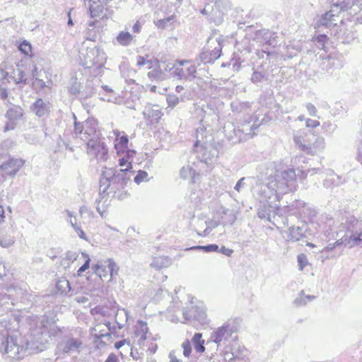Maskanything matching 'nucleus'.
<instances>
[{"instance_id": "nucleus-1", "label": "nucleus", "mask_w": 362, "mask_h": 362, "mask_svg": "<svg viewBox=\"0 0 362 362\" xmlns=\"http://www.w3.org/2000/svg\"><path fill=\"white\" fill-rule=\"evenodd\" d=\"M296 175L293 169L278 170L273 163L260 168L257 179L259 189L257 197L260 202L258 209V216L261 219H267L275 225V219L279 217L281 209L276 202L280 194L288 193L291 190Z\"/></svg>"}, {"instance_id": "nucleus-2", "label": "nucleus", "mask_w": 362, "mask_h": 362, "mask_svg": "<svg viewBox=\"0 0 362 362\" xmlns=\"http://www.w3.org/2000/svg\"><path fill=\"white\" fill-rule=\"evenodd\" d=\"M42 350V344L34 341L30 336L29 338L23 339L8 335L4 337L0 343V352L16 360H20L27 355L36 354Z\"/></svg>"}, {"instance_id": "nucleus-3", "label": "nucleus", "mask_w": 362, "mask_h": 362, "mask_svg": "<svg viewBox=\"0 0 362 362\" xmlns=\"http://www.w3.org/2000/svg\"><path fill=\"white\" fill-rule=\"evenodd\" d=\"M129 168L119 170L113 168H105L100 180L99 195L101 199L112 194L114 197L117 191L124 188L129 177L127 176Z\"/></svg>"}, {"instance_id": "nucleus-4", "label": "nucleus", "mask_w": 362, "mask_h": 362, "mask_svg": "<svg viewBox=\"0 0 362 362\" xmlns=\"http://www.w3.org/2000/svg\"><path fill=\"white\" fill-rule=\"evenodd\" d=\"M196 137L194 148L197 157L206 164L213 163L218 156V151L212 135L202 127L197 129Z\"/></svg>"}, {"instance_id": "nucleus-5", "label": "nucleus", "mask_w": 362, "mask_h": 362, "mask_svg": "<svg viewBox=\"0 0 362 362\" xmlns=\"http://www.w3.org/2000/svg\"><path fill=\"white\" fill-rule=\"evenodd\" d=\"M74 129L73 135L76 138H80L86 143L90 139H96L101 137V134L98 129V122L93 119H88L81 123L76 122V117L74 115Z\"/></svg>"}, {"instance_id": "nucleus-6", "label": "nucleus", "mask_w": 362, "mask_h": 362, "mask_svg": "<svg viewBox=\"0 0 362 362\" xmlns=\"http://www.w3.org/2000/svg\"><path fill=\"white\" fill-rule=\"evenodd\" d=\"M235 332L233 325L225 323L211 333V338L206 341V345H213L215 351H217L219 347H226L229 345V340Z\"/></svg>"}, {"instance_id": "nucleus-7", "label": "nucleus", "mask_w": 362, "mask_h": 362, "mask_svg": "<svg viewBox=\"0 0 362 362\" xmlns=\"http://www.w3.org/2000/svg\"><path fill=\"white\" fill-rule=\"evenodd\" d=\"M293 141L298 148L307 155L318 156L325 148V141L323 137L318 136L312 144H306L304 138L299 134L293 135Z\"/></svg>"}, {"instance_id": "nucleus-8", "label": "nucleus", "mask_w": 362, "mask_h": 362, "mask_svg": "<svg viewBox=\"0 0 362 362\" xmlns=\"http://www.w3.org/2000/svg\"><path fill=\"white\" fill-rule=\"evenodd\" d=\"M346 228L348 231L351 232L349 238H345L346 246L352 247L354 246L362 247V229L361 226L362 223L358 221L355 217L348 218L344 223H341Z\"/></svg>"}, {"instance_id": "nucleus-9", "label": "nucleus", "mask_w": 362, "mask_h": 362, "mask_svg": "<svg viewBox=\"0 0 362 362\" xmlns=\"http://www.w3.org/2000/svg\"><path fill=\"white\" fill-rule=\"evenodd\" d=\"M103 139L99 137L96 139H90L86 143L87 154L100 162L108 159V149Z\"/></svg>"}, {"instance_id": "nucleus-10", "label": "nucleus", "mask_w": 362, "mask_h": 362, "mask_svg": "<svg viewBox=\"0 0 362 362\" xmlns=\"http://www.w3.org/2000/svg\"><path fill=\"white\" fill-rule=\"evenodd\" d=\"M81 64L86 69H90L95 65L103 64L104 53L98 47L86 48L80 52Z\"/></svg>"}, {"instance_id": "nucleus-11", "label": "nucleus", "mask_w": 362, "mask_h": 362, "mask_svg": "<svg viewBox=\"0 0 362 362\" xmlns=\"http://www.w3.org/2000/svg\"><path fill=\"white\" fill-rule=\"evenodd\" d=\"M83 343L80 338L65 337L58 345V349L69 355H77L83 349Z\"/></svg>"}, {"instance_id": "nucleus-12", "label": "nucleus", "mask_w": 362, "mask_h": 362, "mask_svg": "<svg viewBox=\"0 0 362 362\" xmlns=\"http://www.w3.org/2000/svg\"><path fill=\"white\" fill-rule=\"evenodd\" d=\"M190 61L188 60H177L178 68L172 74L173 77L178 79L192 80L195 78L197 64L194 62L193 64L183 68L186 64H189Z\"/></svg>"}, {"instance_id": "nucleus-13", "label": "nucleus", "mask_w": 362, "mask_h": 362, "mask_svg": "<svg viewBox=\"0 0 362 362\" xmlns=\"http://www.w3.org/2000/svg\"><path fill=\"white\" fill-rule=\"evenodd\" d=\"M183 317L186 320H194L201 325L207 323V317L203 305H192L183 310Z\"/></svg>"}, {"instance_id": "nucleus-14", "label": "nucleus", "mask_w": 362, "mask_h": 362, "mask_svg": "<svg viewBox=\"0 0 362 362\" xmlns=\"http://www.w3.org/2000/svg\"><path fill=\"white\" fill-rule=\"evenodd\" d=\"M25 164V160L21 158H10L2 163L0 170L8 176L14 177L19 170Z\"/></svg>"}, {"instance_id": "nucleus-15", "label": "nucleus", "mask_w": 362, "mask_h": 362, "mask_svg": "<svg viewBox=\"0 0 362 362\" xmlns=\"http://www.w3.org/2000/svg\"><path fill=\"white\" fill-rule=\"evenodd\" d=\"M23 115V110L20 106H13L9 108L6 113V117L9 121L6 124L4 131L13 129L16 126V121L20 119Z\"/></svg>"}, {"instance_id": "nucleus-16", "label": "nucleus", "mask_w": 362, "mask_h": 362, "mask_svg": "<svg viewBox=\"0 0 362 362\" xmlns=\"http://www.w3.org/2000/svg\"><path fill=\"white\" fill-rule=\"evenodd\" d=\"M223 131L226 136L228 138L229 141L232 143H240L243 141V133L240 132V127H235L232 123H228L226 124L223 127Z\"/></svg>"}, {"instance_id": "nucleus-17", "label": "nucleus", "mask_w": 362, "mask_h": 362, "mask_svg": "<svg viewBox=\"0 0 362 362\" xmlns=\"http://www.w3.org/2000/svg\"><path fill=\"white\" fill-rule=\"evenodd\" d=\"M274 33L267 29H262L255 33L254 41L259 45L274 46Z\"/></svg>"}, {"instance_id": "nucleus-18", "label": "nucleus", "mask_w": 362, "mask_h": 362, "mask_svg": "<svg viewBox=\"0 0 362 362\" xmlns=\"http://www.w3.org/2000/svg\"><path fill=\"white\" fill-rule=\"evenodd\" d=\"M331 5L337 9V12L346 11L349 8H352V6H356V8H353L354 13L358 12L361 8L356 4V0H331Z\"/></svg>"}, {"instance_id": "nucleus-19", "label": "nucleus", "mask_w": 362, "mask_h": 362, "mask_svg": "<svg viewBox=\"0 0 362 362\" xmlns=\"http://www.w3.org/2000/svg\"><path fill=\"white\" fill-rule=\"evenodd\" d=\"M225 41L221 37H217L214 40H211L208 42L207 49L211 52V57L214 60L218 59L221 55V51Z\"/></svg>"}, {"instance_id": "nucleus-20", "label": "nucleus", "mask_w": 362, "mask_h": 362, "mask_svg": "<svg viewBox=\"0 0 362 362\" xmlns=\"http://www.w3.org/2000/svg\"><path fill=\"white\" fill-rule=\"evenodd\" d=\"M249 119L250 120H245L244 122H241L240 125L239 126L240 132L243 133V135H241V136L243 137V141L251 139L255 135H256L255 130H256L259 127V124H253L249 127L248 124L251 122V117H250Z\"/></svg>"}, {"instance_id": "nucleus-21", "label": "nucleus", "mask_w": 362, "mask_h": 362, "mask_svg": "<svg viewBox=\"0 0 362 362\" xmlns=\"http://www.w3.org/2000/svg\"><path fill=\"white\" fill-rule=\"evenodd\" d=\"M49 103L42 100V98L37 99L31 107L35 114L40 117L47 115L49 111Z\"/></svg>"}, {"instance_id": "nucleus-22", "label": "nucleus", "mask_w": 362, "mask_h": 362, "mask_svg": "<svg viewBox=\"0 0 362 362\" xmlns=\"http://www.w3.org/2000/svg\"><path fill=\"white\" fill-rule=\"evenodd\" d=\"M110 331V322H107L104 325H96L93 329L91 334L96 339H100L105 337L109 339L111 337Z\"/></svg>"}, {"instance_id": "nucleus-23", "label": "nucleus", "mask_w": 362, "mask_h": 362, "mask_svg": "<svg viewBox=\"0 0 362 362\" xmlns=\"http://www.w3.org/2000/svg\"><path fill=\"white\" fill-rule=\"evenodd\" d=\"M16 291V288L13 286L2 287L0 288V305H9L11 300V305H13V299L11 298L13 292Z\"/></svg>"}, {"instance_id": "nucleus-24", "label": "nucleus", "mask_w": 362, "mask_h": 362, "mask_svg": "<svg viewBox=\"0 0 362 362\" xmlns=\"http://www.w3.org/2000/svg\"><path fill=\"white\" fill-rule=\"evenodd\" d=\"M339 12H337V9H335L331 5V9L325 13L319 20V23L321 25L330 27L332 25H336V16L337 14Z\"/></svg>"}, {"instance_id": "nucleus-25", "label": "nucleus", "mask_w": 362, "mask_h": 362, "mask_svg": "<svg viewBox=\"0 0 362 362\" xmlns=\"http://www.w3.org/2000/svg\"><path fill=\"white\" fill-rule=\"evenodd\" d=\"M143 113L146 118L151 119L152 120H158L162 115L159 106L151 104H148L145 107Z\"/></svg>"}, {"instance_id": "nucleus-26", "label": "nucleus", "mask_w": 362, "mask_h": 362, "mask_svg": "<svg viewBox=\"0 0 362 362\" xmlns=\"http://www.w3.org/2000/svg\"><path fill=\"white\" fill-rule=\"evenodd\" d=\"M134 38V36L128 31L122 30L118 33L115 40V43L121 46L128 47L132 44Z\"/></svg>"}, {"instance_id": "nucleus-27", "label": "nucleus", "mask_w": 362, "mask_h": 362, "mask_svg": "<svg viewBox=\"0 0 362 362\" xmlns=\"http://www.w3.org/2000/svg\"><path fill=\"white\" fill-rule=\"evenodd\" d=\"M148 328L147 323L141 320L138 321L137 325L135 327L134 334L137 337H139V344L148 338Z\"/></svg>"}, {"instance_id": "nucleus-28", "label": "nucleus", "mask_w": 362, "mask_h": 362, "mask_svg": "<svg viewBox=\"0 0 362 362\" xmlns=\"http://www.w3.org/2000/svg\"><path fill=\"white\" fill-rule=\"evenodd\" d=\"M180 177L183 179H190L192 183H195L199 177V174L189 165L183 166L180 170Z\"/></svg>"}, {"instance_id": "nucleus-29", "label": "nucleus", "mask_w": 362, "mask_h": 362, "mask_svg": "<svg viewBox=\"0 0 362 362\" xmlns=\"http://www.w3.org/2000/svg\"><path fill=\"white\" fill-rule=\"evenodd\" d=\"M129 138L128 136L123 132V134L117 140H115V148L118 155L124 153L128 148Z\"/></svg>"}, {"instance_id": "nucleus-30", "label": "nucleus", "mask_w": 362, "mask_h": 362, "mask_svg": "<svg viewBox=\"0 0 362 362\" xmlns=\"http://www.w3.org/2000/svg\"><path fill=\"white\" fill-rule=\"evenodd\" d=\"M192 342L197 353H203L205 351L206 348L204 346V340L202 339V333H195L192 338Z\"/></svg>"}, {"instance_id": "nucleus-31", "label": "nucleus", "mask_w": 362, "mask_h": 362, "mask_svg": "<svg viewBox=\"0 0 362 362\" xmlns=\"http://www.w3.org/2000/svg\"><path fill=\"white\" fill-rule=\"evenodd\" d=\"M129 317V312L124 309H119L115 315V322L119 329H122L124 324L127 322Z\"/></svg>"}, {"instance_id": "nucleus-32", "label": "nucleus", "mask_w": 362, "mask_h": 362, "mask_svg": "<svg viewBox=\"0 0 362 362\" xmlns=\"http://www.w3.org/2000/svg\"><path fill=\"white\" fill-rule=\"evenodd\" d=\"M56 288L62 295H72L71 293V286L68 280L65 279H59L56 284Z\"/></svg>"}, {"instance_id": "nucleus-33", "label": "nucleus", "mask_w": 362, "mask_h": 362, "mask_svg": "<svg viewBox=\"0 0 362 362\" xmlns=\"http://www.w3.org/2000/svg\"><path fill=\"white\" fill-rule=\"evenodd\" d=\"M252 103L248 101H233L230 106L233 112H244L251 107Z\"/></svg>"}, {"instance_id": "nucleus-34", "label": "nucleus", "mask_w": 362, "mask_h": 362, "mask_svg": "<svg viewBox=\"0 0 362 362\" xmlns=\"http://www.w3.org/2000/svg\"><path fill=\"white\" fill-rule=\"evenodd\" d=\"M289 235L292 240L298 241L304 236V230L301 227L291 226L288 228Z\"/></svg>"}, {"instance_id": "nucleus-35", "label": "nucleus", "mask_w": 362, "mask_h": 362, "mask_svg": "<svg viewBox=\"0 0 362 362\" xmlns=\"http://www.w3.org/2000/svg\"><path fill=\"white\" fill-rule=\"evenodd\" d=\"M210 54L211 52H209L207 49H205L200 53L199 57L194 60V63H196L197 66H199L201 63L207 64L214 62L215 60L212 59Z\"/></svg>"}, {"instance_id": "nucleus-36", "label": "nucleus", "mask_w": 362, "mask_h": 362, "mask_svg": "<svg viewBox=\"0 0 362 362\" xmlns=\"http://www.w3.org/2000/svg\"><path fill=\"white\" fill-rule=\"evenodd\" d=\"M12 77L16 83H26L27 78L23 70L19 68L13 69L12 71Z\"/></svg>"}, {"instance_id": "nucleus-37", "label": "nucleus", "mask_w": 362, "mask_h": 362, "mask_svg": "<svg viewBox=\"0 0 362 362\" xmlns=\"http://www.w3.org/2000/svg\"><path fill=\"white\" fill-rule=\"evenodd\" d=\"M339 179V177L336 175L333 171H329L328 177L325 179L323 182V185L328 188L331 187L333 185H337L339 184V181L337 180Z\"/></svg>"}, {"instance_id": "nucleus-38", "label": "nucleus", "mask_w": 362, "mask_h": 362, "mask_svg": "<svg viewBox=\"0 0 362 362\" xmlns=\"http://www.w3.org/2000/svg\"><path fill=\"white\" fill-rule=\"evenodd\" d=\"M223 214L226 217L222 216V223L223 225L230 224L232 225L237 218L236 214L234 211L228 209L224 210Z\"/></svg>"}, {"instance_id": "nucleus-39", "label": "nucleus", "mask_w": 362, "mask_h": 362, "mask_svg": "<svg viewBox=\"0 0 362 362\" xmlns=\"http://www.w3.org/2000/svg\"><path fill=\"white\" fill-rule=\"evenodd\" d=\"M104 4H97L95 6L90 5L89 6V13L91 18L100 17L104 11Z\"/></svg>"}, {"instance_id": "nucleus-40", "label": "nucleus", "mask_w": 362, "mask_h": 362, "mask_svg": "<svg viewBox=\"0 0 362 362\" xmlns=\"http://www.w3.org/2000/svg\"><path fill=\"white\" fill-rule=\"evenodd\" d=\"M189 250H203L205 252H216V251L218 252V245L216 244H209V245H203V246L197 245V246L192 247L189 248Z\"/></svg>"}, {"instance_id": "nucleus-41", "label": "nucleus", "mask_w": 362, "mask_h": 362, "mask_svg": "<svg viewBox=\"0 0 362 362\" xmlns=\"http://www.w3.org/2000/svg\"><path fill=\"white\" fill-rule=\"evenodd\" d=\"M250 80L253 83H261L263 81L267 80L266 74L262 71L255 70L253 71Z\"/></svg>"}, {"instance_id": "nucleus-42", "label": "nucleus", "mask_w": 362, "mask_h": 362, "mask_svg": "<svg viewBox=\"0 0 362 362\" xmlns=\"http://www.w3.org/2000/svg\"><path fill=\"white\" fill-rule=\"evenodd\" d=\"M160 68L163 69L164 71L167 72H170L172 74L174 72V71H175L176 69L178 68L177 61L175 63L170 62H163L160 64Z\"/></svg>"}, {"instance_id": "nucleus-43", "label": "nucleus", "mask_w": 362, "mask_h": 362, "mask_svg": "<svg viewBox=\"0 0 362 362\" xmlns=\"http://www.w3.org/2000/svg\"><path fill=\"white\" fill-rule=\"evenodd\" d=\"M203 223H204L206 225L208 224V223L206 221H204L203 220L199 221V225H202ZM217 226H218V223L216 222L210 221L209 223L208 226L204 230L203 233H200L199 232H197V234L199 236H206L210 233L212 228H215Z\"/></svg>"}, {"instance_id": "nucleus-44", "label": "nucleus", "mask_w": 362, "mask_h": 362, "mask_svg": "<svg viewBox=\"0 0 362 362\" xmlns=\"http://www.w3.org/2000/svg\"><path fill=\"white\" fill-rule=\"evenodd\" d=\"M169 264V259L164 257H157L153 262L151 263V266L160 268V267H165Z\"/></svg>"}, {"instance_id": "nucleus-45", "label": "nucleus", "mask_w": 362, "mask_h": 362, "mask_svg": "<svg viewBox=\"0 0 362 362\" xmlns=\"http://www.w3.org/2000/svg\"><path fill=\"white\" fill-rule=\"evenodd\" d=\"M181 346L183 349V355L188 358L192 353L191 342L188 339H186L182 342Z\"/></svg>"}, {"instance_id": "nucleus-46", "label": "nucleus", "mask_w": 362, "mask_h": 362, "mask_svg": "<svg viewBox=\"0 0 362 362\" xmlns=\"http://www.w3.org/2000/svg\"><path fill=\"white\" fill-rule=\"evenodd\" d=\"M337 126L331 122H324L322 125V129L327 134H331L336 129Z\"/></svg>"}, {"instance_id": "nucleus-47", "label": "nucleus", "mask_w": 362, "mask_h": 362, "mask_svg": "<svg viewBox=\"0 0 362 362\" xmlns=\"http://www.w3.org/2000/svg\"><path fill=\"white\" fill-rule=\"evenodd\" d=\"M298 264L300 270H303L308 264V259L305 255L300 254L297 257Z\"/></svg>"}, {"instance_id": "nucleus-48", "label": "nucleus", "mask_w": 362, "mask_h": 362, "mask_svg": "<svg viewBox=\"0 0 362 362\" xmlns=\"http://www.w3.org/2000/svg\"><path fill=\"white\" fill-rule=\"evenodd\" d=\"M18 48L19 50L25 55H29L32 49L31 45L26 41H24L22 43H21Z\"/></svg>"}, {"instance_id": "nucleus-49", "label": "nucleus", "mask_w": 362, "mask_h": 362, "mask_svg": "<svg viewBox=\"0 0 362 362\" xmlns=\"http://www.w3.org/2000/svg\"><path fill=\"white\" fill-rule=\"evenodd\" d=\"M148 173L144 170L138 171L137 175L134 177V182L136 184H140L141 182L146 181L148 177Z\"/></svg>"}, {"instance_id": "nucleus-50", "label": "nucleus", "mask_w": 362, "mask_h": 362, "mask_svg": "<svg viewBox=\"0 0 362 362\" xmlns=\"http://www.w3.org/2000/svg\"><path fill=\"white\" fill-rule=\"evenodd\" d=\"M293 303L298 307L306 305L307 301L304 296V291H301L299 293L298 296L294 300Z\"/></svg>"}, {"instance_id": "nucleus-51", "label": "nucleus", "mask_w": 362, "mask_h": 362, "mask_svg": "<svg viewBox=\"0 0 362 362\" xmlns=\"http://www.w3.org/2000/svg\"><path fill=\"white\" fill-rule=\"evenodd\" d=\"M95 93V88L92 87V82H88L86 89L82 91L84 97L88 98Z\"/></svg>"}, {"instance_id": "nucleus-52", "label": "nucleus", "mask_w": 362, "mask_h": 362, "mask_svg": "<svg viewBox=\"0 0 362 362\" xmlns=\"http://www.w3.org/2000/svg\"><path fill=\"white\" fill-rule=\"evenodd\" d=\"M108 269L110 270L111 276H112L114 274H117L119 269L117 264L111 259H108Z\"/></svg>"}, {"instance_id": "nucleus-53", "label": "nucleus", "mask_w": 362, "mask_h": 362, "mask_svg": "<svg viewBox=\"0 0 362 362\" xmlns=\"http://www.w3.org/2000/svg\"><path fill=\"white\" fill-rule=\"evenodd\" d=\"M167 102L170 107H174L179 103L180 100L176 95H169L167 98Z\"/></svg>"}, {"instance_id": "nucleus-54", "label": "nucleus", "mask_w": 362, "mask_h": 362, "mask_svg": "<svg viewBox=\"0 0 362 362\" xmlns=\"http://www.w3.org/2000/svg\"><path fill=\"white\" fill-rule=\"evenodd\" d=\"M138 66H144L148 65V68L150 69L151 67V61L146 59L144 57L138 56L137 57V61H136Z\"/></svg>"}, {"instance_id": "nucleus-55", "label": "nucleus", "mask_w": 362, "mask_h": 362, "mask_svg": "<svg viewBox=\"0 0 362 362\" xmlns=\"http://www.w3.org/2000/svg\"><path fill=\"white\" fill-rule=\"evenodd\" d=\"M306 110L311 117H315L317 115V108L316 107L311 103H308L305 105Z\"/></svg>"}, {"instance_id": "nucleus-56", "label": "nucleus", "mask_w": 362, "mask_h": 362, "mask_svg": "<svg viewBox=\"0 0 362 362\" xmlns=\"http://www.w3.org/2000/svg\"><path fill=\"white\" fill-rule=\"evenodd\" d=\"M65 213L66 214L67 216L69 218V219H67V221L71 224V226L73 227V228H74L76 226H78L76 223V217L73 216L72 213L69 210H66Z\"/></svg>"}, {"instance_id": "nucleus-57", "label": "nucleus", "mask_w": 362, "mask_h": 362, "mask_svg": "<svg viewBox=\"0 0 362 362\" xmlns=\"http://www.w3.org/2000/svg\"><path fill=\"white\" fill-rule=\"evenodd\" d=\"M320 123L317 120H314L310 118L305 119V127L308 128H315L320 126Z\"/></svg>"}, {"instance_id": "nucleus-58", "label": "nucleus", "mask_w": 362, "mask_h": 362, "mask_svg": "<svg viewBox=\"0 0 362 362\" xmlns=\"http://www.w3.org/2000/svg\"><path fill=\"white\" fill-rule=\"evenodd\" d=\"M74 229L81 239H83L86 241H89L81 226H77Z\"/></svg>"}, {"instance_id": "nucleus-59", "label": "nucleus", "mask_w": 362, "mask_h": 362, "mask_svg": "<svg viewBox=\"0 0 362 362\" xmlns=\"http://www.w3.org/2000/svg\"><path fill=\"white\" fill-rule=\"evenodd\" d=\"M80 84L74 81L69 88V92L73 95H76L80 93Z\"/></svg>"}, {"instance_id": "nucleus-60", "label": "nucleus", "mask_w": 362, "mask_h": 362, "mask_svg": "<svg viewBox=\"0 0 362 362\" xmlns=\"http://www.w3.org/2000/svg\"><path fill=\"white\" fill-rule=\"evenodd\" d=\"M129 160V159L127 157L124 156L122 158H119V165L122 167L127 165L126 168H129V170L132 168V163Z\"/></svg>"}, {"instance_id": "nucleus-61", "label": "nucleus", "mask_w": 362, "mask_h": 362, "mask_svg": "<svg viewBox=\"0 0 362 362\" xmlns=\"http://www.w3.org/2000/svg\"><path fill=\"white\" fill-rule=\"evenodd\" d=\"M14 243L13 238L1 239L0 238V245L3 247H9Z\"/></svg>"}, {"instance_id": "nucleus-62", "label": "nucleus", "mask_w": 362, "mask_h": 362, "mask_svg": "<svg viewBox=\"0 0 362 362\" xmlns=\"http://www.w3.org/2000/svg\"><path fill=\"white\" fill-rule=\"evenodd\" d=\"M245 177H242L237 182L234 189L236 191H238V192H240L241 191V189L245 187Z\"/></svg>"}, {"instance_id": "nucleus-63", "label": "nucleus", "mask_w": 362, "mask_h": 362, "mask_svg": "<svg viewBox=\"0 0 362 362\" xmlns=\"http://www.w3.org/2000/svg\"><path fill=\"white\" fill-rule=\"evenodd\" d=\"M218 252L225 255L228 257H230L233 252V250L229 248L226 247L225 246H222L220 249L218 248Z\"/></svg>"}, {"instance_id": "nucleus-64", "label": "nucleus", "mask_w": 362, "mask_h": 362, "mask_svg": "<svg viewBox=\"0 0 362 362\" xmlns=\"http://www.w3.org/2000/svg\"><path fill=\"white\" fill-rule=\"evenodd\" d=\"M90 258L88 257L84 262V264L78 269V274L80 275L82 272H85L90 267Z\"/></svg>"}]
</instances>
